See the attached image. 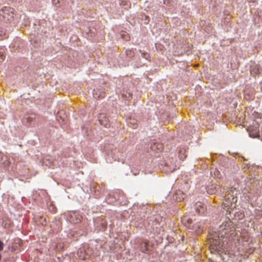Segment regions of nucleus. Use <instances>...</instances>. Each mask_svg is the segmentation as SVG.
Returning <instances> with one entry per match:
<instances>
[{"label": "nucleus", "mask_w": 262, "mask_h": 262, "mask_svg": "<svg viewBox=\"0 0 262 262\" xmlns=\"http://www.w3.org/2000/svg\"><path fill=\"white\" fill-rule=\"evenodd\" d=\"M194 220L188 215H184L182 217V222L184 225L191 229L193 231L200 233L203 231V227L200 222L194 223Z\"/></svg>", "instance_id": "nucleus-1"}, {"label": "nucleus", "mask_w": 262, "mask_h": 262, "mask_svg": "<svg viewBox=\"0 0 262 262\" xmlns=\"http://www.w3.org/2000/svg\"><path fill=\"white\" fill-rule=\"evenodd\" d=\"M210 249L211 253L221 255L223 251V242L220 238V235H214L210 239Z\"/></svg>", "instance_id": "nucleus-2"}, {"label": "nucleus", "mask_w": 262, "mask_h": 262, "mask_svg": "<svg viewBox=\"0 0 262 262\" xmlns=\"http://www.w3.org/2000/svg\"><path fill=\"white\" fill-rule=\"evenodd\" d=\"M259 124L257 122L254 121L252 125L248 128V131L249 132V136L252 138H258L259 135Z\"/></svg>", "instance_id": "nucleus-3"}, {"label": "nucleus", "mask_w": 262, "mask_h": 262, "mask_svg": "<svg viewBox=\"0 0 262 262\" xmlns=\"http://www.w3.org/2000/svg\"><path fill=\"white\" fill-rule=\"evenodd\" d=\"M230 221H227L225 222L221 225L220 226L218 231L220 232L219 235H220L221 237L223 236L225 234H227V232H229L230 229Z\"/></svg>", "instance_id": "nucleus-4"}, {"label": "nucleus", "mask_w": 262, "mask_h": 262, "mask_svg": "<svg viewBox=\"0 0 262 262\" xmlns=\"http://www.w3.org/2000/svg\"><path fill=\"white\" fill-rule=\"evenodd\" d=\"M194 208L196 212L198 214H202L205 212L206 206L202 202H198L194 204Z\"/></svg>", "instance_id": "nucleus-5"}, {"label": "nucleus", "mask_w": 262, "mask_h": 262, "mask_svg": "<svg viewBox=\"0 0 262 262\" xmlns=\"http://www.w3.org/2000/svg\"><path fill=\"white\" fill-rule=\"evenodd\" d=\"M94 223L98 231H104L106 228L105 222L101 219L96 220Z\"/></svg>", "instance_id": "nucleus-6"}, {"label": "nucleus", "mask_w": 262, "mask_h": 262, "mask_svg": "<svg viewBox=\"0 0 262 262\" xmlns=\"http://www.w3.org/2000/svg\"><path fill=\"white\" fill-rule=\"evenodd\" d=\"M220 189V187L216 184H211L206 187L207 193L210 194L216 193Z\"/></svg>", "instance_id": "nucleus-7"}, {"label": "nucleus", "mask_w": 262, "mask_h": 262, "mask_svg": "<svg viewBox=\"0 0 262 262\" xmlns=\"http://www.w3.org/2000/svg\"><path fill=\"white\" fill-rule=\"evenodd\" d=\"M98 120L101 125H103L105 127H108L110 126V122L105 115L100 114L98 117Z\"/></svg>", "instance_id": "nucleus-8"}, {"label": "nucleus", "mask_w": 262, "mask_h": 262, "mask_svg": "<svg viewBox=\"0 0 262 262\" xmlns=\"http://www.w3.org/2000/svg\"><path fill=\"white\" fill-rule=\"evenodd\" d=\"M13 11L14 9L12 8L5 7L1 9L0 14L6 17V15H10V13L13 14Z\"/></svg>", "instance_id": "nucleus-9"}, {"label": "nucleus", "mask_w": 262, "mask_h": 262, "mask_svg": "<svg viewBox=\"0 0 262 262\" xmlns=\"http://www.w3.org/2000/svg\"><path fill=\"white\" fill-rule=\"evenodd\" d=\"M140 249L143 253H146L148 251V242L146 241L142 242L140 244Z\"/></svg>", "instance_id": "nucleus-10"}, {"label": "nucleus", "mask_w": 262, "mask_h": 262, "mask_svg": "<svg viewBox=\"0 0 262 262\" xmlns=\"http://www.w3.org/2000/svg\"><path fill=\"white\" fill-rule=\"evenodd\" d=\"M250 72L252 75L255 76L260 73V69L257 65H253L250 68Z\"/></svg>", "instance_id": "nucleus-11"}, {"label": "nucleus", "mask_w": 262, "mask_h": 262, "mask_svg": "<svg viewBox=\"0 0 262 262\" xmlns=\"http://www.w3.org/2000/svg\"><path fill=\"white\" fill-rule=\"evenodd\" d=\"M176 200L178 202L184 200L186 195L181 191H179L176 194Z\"/></svg>", "instance_id": "nucleus-12"}, {"label": "nucleus", "mask_w": 262, "mask_h": 262, "mask_svg": "<svg viewBox=\"0 0 262 262\" xmlns=\"http://www.w3.org/2000/svg\"><path fill=\"white\" fill-rule=\"evenodd\" d=\"M0 157L2 159V164L5 166L6 167L9 164V162L8 160V158L6 156H1L0 155Z\"/></svg>", "instance_id": "nucleus-13"}, {"label": "nucleus", "mask_w": 262, "mask_h": 262, "mask_svg": "<svg viewBox=\"0 0 262 262\" xmlns=\"http://www.w3.org/2000/svg\"><path fill=\"white\" fill-rule=\"evenodd\" d=\"M72 218H73V220L72 222L74 224H77L81 222V217L79 216H77L76 215H71V216Z\"/></svg>", "instance_id": "nucleus-14"}, {"label": "nucleus", "mask_w": 262, "mask_h": 262, "mask_svg": "<svg viewBox=\"0 0 262 262\" xmlns=\"http://www.w3.org/2000/svg\"><path fill=\"white\" fill-rule=\"evenodd\" d=\"M33 120V117L29 116V115H26L23 118V121L27 122H31Z\"/></svg>", "instance_id": "nucleus-15"}, {"label": "nucleus", "mask_w": 262, "mask_h": 262, "mask_svg": "<svg viewBox=\"0 0 262 262\" xmlns=\"http://www.w3.org/2000/svg\"><path fill=\"white\" fill-rule=\"evenodd\" d=\"M141 53V55H142V57L146 59H147L148 57H149V55L148 54L146 53V52H142L141 50H140L139 51Z\"/></svg>", "instance_id": "nucleus-16"}, {"label": "nucleus", "mask_w": 262, "mask_h": 262, "mask_svg": "<svg viewBox=\"0 0 262 262\" xmlns=\"http://www.w3.org/2000/svg\"><path fill=\"white\" fill-rule=\"evenodd\" d=\"M177 169V166L175 165L174 166L173 164H171L169 167V170L171 172L174 171Z\"/></svg>", "instance_id": "nucleus-17"}, {"label": "nucleus", "mask_w": 262, "mask_h": 262, "mask_svg": "<svg viewBox=\"0 0 262 262\" xmlns=\"http://www.w3.org/2000/svg\"><path fill=\"white\" fill-rule=\"evenodd\" d=\"M236 202H237V198L236 197L234 198L233 196L231 200L230 201L231 204H232L233 203L235 204V203H236Z\"/></svg>", "instance_id": "nucleus-18"}, {"label": "nucleus", "mask_w": 262, "mask_h": 262, "mask_svg": "<svg viewBox=\"0 0 262 262\" xmlns=\"http://www.w3.org/2000/svg\"><path fill=\"white\" fill-rule=\"evenodd\" d=\"M4 59V54L0 51V62L3 61Z\"/></svg>", "instance_id": "nucleus-19"}, {"label": "nucleus", "mask_w": 262, "mask_h": 262, "mask_svg": "<svg viewBox=\"0 0 262 262\" xmlns=\"http://www.w3.org/2000/svg\"><path fill=\"white\" fill-rule=\"evenodd\" d=\"M4 243L3 242L0 241V251H2L4 248Z\"/></svg>", "instance_id": "nucleus-20"}, {"label": "nucleus", "mask_w": 262, "mask_h": 262, "mask_svg": "<svg viewBox=\"0 0 262 262\" xmlns=\"http://www.w3.org/2000/svg\"><path fill=\"white\" fill-rule=\"evenodd\" d=\"M145 23L147 24L149 21V17L147 16H145Z\"/></svg>", "instance_id": "nucleus-21"}, {"label": "nucleus", "mask_w": 262, "mask_h": 262, "mask_svg": "<svg viewBox=\"0 0 262 262\" xmlns=\"http://www.w3.org/2000/svg\"><path fill=\"white\" fill-rule=\"evenodd\" d=\"M157 148L159 150H160L162 148V145L161 144H158L157 146Z\"/></svg>", "instance_id": "nucleus-22"}, {"label": "nucleus", "mask_w": 262, "mask_h": 262, "mask_svg": "<svg viewBox=\"0 0 262 262\" xmlns=\"http://www.w3.org/2000/svg\"><path fill=\"white\" fill-rule=\"evenodd\" d=\"M137 127V125L136 124H134L133 127L136 128Z\"/></svg>", "instance_id": "nucleus-23"}, {"label": "nucleus", "mask_w": 262, "mask_h": 262, "mask_svg": "<svg viewBox=\"0 0 262 262\" xmlns=\"http://www.w3.org/2000/svg\"><path fill=\"white\" fill-rule=\"evenodd\" d=\"M231 193H232V194H231V196H233V192L231 190Z\"/></svg>", "instance_id": "nucleus-24"}, {"label": "nucleus", "mask_w": 262, "mask_h": 262, "mask_svg": "<svg viewBox=\"0 0 262 262\" xmlns=\"http://www.w3.org/2000/svg\"><path fill=\"white\" fill-rule=\"evenodd\" d=\"M56 1V0H52L53 3H55Z\"/></svg>", "instance_id": "nucleus-25"}, {"label": "nucleus", "mask_w": 262, "mask_h": 262, "mask_svg": "<svg viewBox=\"0 0 262 262\" xmlns=\"http://www.w3.org/2000/svg\"><path fill=\"white\" fill-rule=\"evenodd\" d=\"M129 52L130 53H131V51H127V52ZM127 54H128V53H127Z\"/></svg>", "instance_id": "nucleus-26"}]
</instances>
